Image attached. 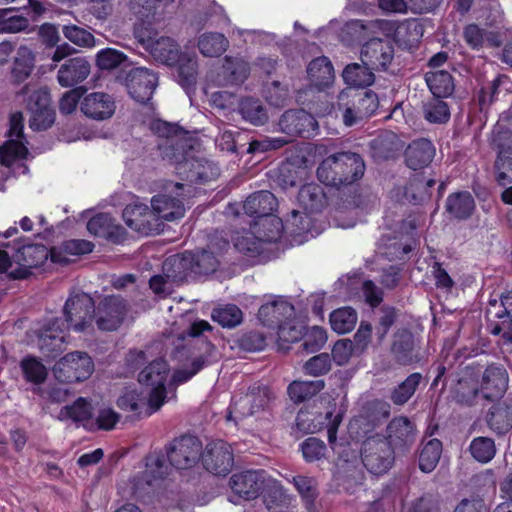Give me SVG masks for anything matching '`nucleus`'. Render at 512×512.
<instances>
[{"instance_id": "33", "label": "nucleus", "mask_w": 512, "mask_h": 512, "mask_svg": "<svg viewBox=\"0 0 512 512\" xmlns=\"http://www.w3.org/2000/svg\"><path fill=\"white\" fill-rule=\"evenodd\" d=\"M475 206V200L470 192L459 191L448 195L445 212L454 219L466 220L472 216Z\"/></svg>"}, {"instance_id": "7", "label": "nucleus", "mask_w": 512, "mask_h": 512, "mask_svg": "<svg viewBox=\"0 0 512 512\" xmlns=\"http://www.w3.org/2000/svg\"><path fill=\"white\" fill-rule=\"evenodd\" d=\"M95 303L87 293L70 296L64 306V324L76 332H85L92 328L95 319Z\"/></svg>"}, {"instance_id": "50", "label": "nucleus", "mask_w": 512, "mask_h": 512, "mask_svg": "<svg viewBox=\"0 0 512 512\" xmlns=\"http://www.w3.org/2000/svg\"><path fill=\"white\" fill-rule=\"evenodd\" d=\"M302 172L291 162L281 163L276 169L271 171V180L273 183L283 190L297 186L301 178L299 173Z\"/></svg>"}, {"instance_id": "8", "label": "nucleus", "mask_w": 512, "mask_h": 512, "mask_svg": "<svg viewBox=\"0 0 512 512\" xmlns=\"http://www.w3.org/2000/svg\"><path fill=\"white\" fill-rule=\"evenodd\" d=\"M169 373V365L163 358L150 362L138 375L139 383L151 387L148 405L151 412L157 411L165 402V383Z\"/></svg>"}, {"instance_id": "42", "label": "nucleus", "mask_w": 512, "mask_h": 512, "mask_svg": "<svg viewBox=\"0 0 512 512\" xmlns=\"http://www.w3.org/2000/svg\"><path fill=\"white\" fill-rule=\"evenodd\" d=\"M374 69H371L368 65L361 62L348 64L343 72L342 77L349 88H365L370 86L375 81Z\"/></svg>"}, {"instance_id": "58", "label": "nucleus", "mask_w": 512, "mask_h": 512, "mask_svg": "<svg viewBox=\"0 0 512 512\" xmlns=\"http://www.w3.org/2000/svg\"><path fill=\"white\" fill-rule=\"evenodd\" d=\"M96 64L101 70H113L118 67L129 65L126 54L114 48H105L96 55Z\"/></svg>"}, {"instance_id": "25", "label": "nucleus", "mask_w": 512, "mask_h": 512, "mask_svg": "<svg viewBox=\"0 0 512 512\" xmlns=\"http://www.w3.org/2000/svg\"><path fill=\"white\" fill-rule=\"evenodd\" d=\"M66 326L59 318L51 320L40 332L38 346L47 357H56L63 350Z\"/></svg>"}, {"instance_id": "53", "label": "nucleus", "mask_w": 512, "mask_h": 512, "mask_svg": "<svg viewBox=\"0 0 512 512\" xmlns=\"http://www.w3.org/2000/svg\"><path fill=\"white\" fill-rule=\"evenodd\" d=\"M498 157L495 161L496 180L502 186L512 183V148L498 145Z\"/></svg>"}, {"instance_id": "2", "label": "nucleus", "mask_w": 512, "mask_h": 512, "mask_svg": "<svg viewBox=\"0 0 512 512\" xmlns=\"http://www.w3.org/2000/svg\"><path fill=\"white\" fill-rule=\"evenodd\" d=\"M211 325L199 320L190 325L187 332L181 333L175 341L171 356L178 362L191 361L190 368H181L174 371L172 382L183 384L196 375L204 366L216 358V347L205 337L204 331L211 330Z\"/></svg>"}, {"instance_id": "64", "label": "nucleus", "mask_w": 512, "mask_h": 512, "mask_svg": "<svg viewBox=\"0 0 512 512\" xmlns=\"http://www.w3.org/2000/svg\"><path fill=\"white\" fill-rule=\"evenodd\" d=\"M332 367V360L328 353H320L308 359L303 365L306 375L319 377L327 374Z\"/></svg>"}, {"instance_id": "3", "label": "nucleus", "mask_w": 512, "mask_h": 512, "mask_svg": "<svg viewBox=\"0 0 512 512\" xmlns=\"http://www.w3.org/2000/svg\"><path fill=\"white\" fill-rule=\"evenodd\" d=\"M167 159L175 164V170L181 180L189 183H205L219 176V168L205 159L189 157L192 150L190 141L178 140L170 145Z\"/></svg>"}, {"instance_id": "13", "label": "nucleus", "mask_w": 512, "mask_h": 512, "mask_svg": "<svg viewBox=\"0 0 512 512\" xmlns=\"http://www.w3.org/2000/svg\"><path fill=\"white\" fill-rule=\"evenodd\" d=\"M127 314L124 298L117 295L104 297L95 310V323L101 331H115L123 323Z\"/></svg>"}, {"instance_id": "19", "label": "nucleus", "mask_w": 512, "mask_h": 512, "mask_svg": "<svg viewBox=\"0 0 512 512\" xmlns=\"http://www.w3.org/2000/svg\"><path fill=\"white\" fill-rule=\"evenodd\" d=\"M157 86V74L145 67L130 70L126 77L128 93L139 103L145 104L150 101Z\"/></svg>"}, {"instance_id": "20", "label": "nucleus", "mask_w": 512, "mask_h": 512, "mask_svg": "<svg viewBox=\"0 0 512 512\" xmlns=\"http://www.w3.org/2000/svg\"><path fill=\"white\" fill-rule=\"evenodd\" d=\"M279 126L286 135L309 138L317 131L318 122L304 109H289L280 117Z\"/></svg>"}, {"instance_id": "4", "label": "nucleus", "mask_w": 512, "mask_h": 512, "mask_svg": "<svg viewBox=\"0 0 512 512\" xmlns=\"http://www.w3.org/2000/svg\"><path fill=\"white\" fill-rule=\"evenodd\" d=\"M378 96L372 90L346 88L337 97V109L347 127L360 124L378 109Z\"/></svg>"}, {"instance_id": "46", "label": "nucleus", "mask_w": 512, "mask_h": 512, "mask_svg": "<svg viewBox=\"0 0 512 512\" xmlns=\"http://www.w3.org/2000/svg\"><path fill=\"white\" fill-rule=\"evenodd\" d=\"M198 49L206 57H219L229 47L228 39L218 32H206L198 38Z\"/></svg>"}, {"instance_id": "27", "label": "nucleus", "mask_w": 512, "mask_h": 512, "mask_svg": "<svg viewBox=\"0 0 512 512\" xmlns=\"http://www.w3.org/2000/svg\"><path fill=\"white\" fill-rule=\"evenodd\" d=\"M294 315V306L283 297L264 303L258 310V319L263 325L271 328L277 327L284 320L292 319Z\"/></svg>"}, {"instance_id": "32", "label": "nucleus", "mask_w": 512, "mask_h": 512, "mask_svg": "<svg viewBox=\"0 0 512 512\" xmlns=\"http://www.w3.org/2000/svg\"><path fill=\"white\" fill-rule=\"evenodd\" d=\"M298 203L307 214L321 212L327 204L324 189L316 183L303 185L298 192Z\"/></svg>"}, {"instance_id": "41", "label": "nucleus", "mask_w": 512, "mask_h": 512, "mask_svg": "<svg viewBox=\"0 0 512 512\" xmlns=\"http://www.w3.org/2000/svg\"><path fill=\"white\" fill-rule=\"evenodd\" d=\"M422 381L423 375L421 373L413 372L409 374L390 390V401L396 406H404L414 396Z\"/></svg>"}, {"instance_id": "29", "label": "nucleus", "mask_w": 512, "mask_h": 512, "mask_svg": "<svg viewBox=\"0 0 512 512\" xmlns=\"http://www.w3.org/2000/svg\"><path fill=\"white\" fill-rule=\"evenodd\" d=\"M405 163L412 170L427 167L435 156L433 143L425 138L413 140L406 148Z\"/></svg>"}, {"instance_id": "47", "label": "nucleus", "mask_w": 512, "mask_h": 512, "mask_svg": "<svg viewBox=\"0 0 512 512\" xmlns=\"http://www.w3.org/2000/svg\"><path fill=\"white\" fill-rule=\"evenodd\" d=\"M444 99L432 96L423 102L422 113L426 121L431 124H445L450 120V107Z\"/></svg>"}, {"instance_id": "30", "label": "nucleus", "mask_w": 512, "mask_h": 512, "mask_svg": "<svg viewBox=\"0 0 512 512\" xmlns=\"http://www.w3.org/2000/svg\"><path fill=\"white\" fill-rule=\"evenodd\" d=\"M90 73V64L83 57L68 59L58 70L57 79L62 87H72L84 81Z\"/></svg>"}, {"instance_id": "10", "label": "nucleus", "mask_w": 512, "mask_h": 512, "mask_svg": "<svg viewBox=\"0 0 512 512\" xmlns=\"http://www.w3.org/2000/svg\"><path fill=\"white\" fill-rule=\"evenodd\" d=\"M10 128L7 132L8 140L0 146V164L10 167L15 160L24 159L28 154L23 133L24 118L21 112L11 114Z\"/></svg>"}, {"instance_id": "54", "label": "nucleus", "mask_w": 512, "mask_h": 512, "mask_svg": "<svg viewBox=\"0 0 512 512\" xmlns=\"http://www.w3.org/2000/svg\"><path fill=\"white\" fill-rule=\"evenodd\" d=\"M356 323L357 312L351 307L339 308L330 314L331 327L339 334L350 332Z\"/></svg>"}, {"instance_id": "37", "label": "nucleus", "mask_w": 512, "mask_h": 512, "mask_svg": "<svg viewBox=\"0 0 512 512\" xmlns=\"http://www.w3.org/2000/svg\"><path fill=\"white\" fill-rule=\"evenodd\" d=\"M425 82L433 96L449 98L455 91V81L447 70H431L425 73Z\"/></svg>"}, {"instance_id": "36", "label": "nucleus", "mask_w": 512, "mask_h": 512, "mask_svg": "<svg viewBox=\"0 0 512 512\" xmlns=\"http://www.w3.org/2000/svg\"><path fill=\"white\" fill-rule=\"evenodd\" d=\"M487 424L498 435L512 430V402L504 400L493 405L487 414Z\"/></svg>"}, {"instance_id": "55", "label": "nucleus", "mask_w": 512, "mask_h": 512, "mask_svg": "<svg viewBox=\"0 0 512 512\" xmlns=\"http://www.w3.org/2000/svg\"><path fill=\"white\" fill-rule=\"evenodd\" d=\"M178 63V82L185 88L189 89L194 87L197 80V60L195 57L187 54H180Z\"/></svg>"}, {"instance_id": "45", "label": "nucleus", "mask_w": 512, "mask_h": 512, "mask_svg": "<svg viewBox=\"0 0 512 512\" xmlns=\"http://www.w3.org/2000/svg\"><path fill=\"white\" fill-rule=\"evenodd\" d=\"M325 388L323 379L313 381H293L287 388V393L294 403H301L313 398Z\"/></svg>"}, {"instance_id": "40", "label": "nucleus", "mask_w": 512, "mask_h": 512, "mask_svg": "<svg viewBox=\"0 0 512 512\" xmlns=\"http://www.w3.org/2000/svg\"><path fill=\"white\" fill-rule=\"evenodd\" d=\"M48 254V249L43 244H26L16 249L13 259L18 265L37 268L47 261Z\"/></svg>"}, {"instance_id": "52", "label": "nucleus", "mask_w": 512, "mask_h": 512, "mask_svg": "<svg viewBox=\"0 0 512 512\" xmlns=\"http://www.w3.org/2000/svg\"><path fill=\"white\" fill-rule=\"evenodd\" d=\"M435 184L434 179L424 180L422 177H415L406 186L405 197L415 205L422 204L430 199V190Z\"/></svg>"}, {"instance_id": "34", "label": "nucleus", "mask_w": 512, "mask_h": 512, "mask_svg": "<svg viewBox=\"0 0 512 512\" xmlns=\"http://www.w3.org/2000/svg\"><path fill=\"white\" fill-rule=\"evenodd\" d=\"M192 261L193 257L190 251H185L181 255L170 256L163 263V272L171 280V283L180 284L192 273Z\"/></svg>"}, {"instance_id": "31", "label": "nucleus", "mask_w": 512, "mask_h": 512, "mask_svg": "<svg viewBox=\"0 0 512 512\" xmlns=\"http://www.w3.org/2000/svg\"><path fill=\"white\" fill-rule=\"evenodd\" d=\"M151 207L156 213L158 222H160V219L166 221L177 220L182 218L185 213V207L182 200L167 194L155 195L151 199Z\"/></svg>"}, {"instance_id": "51", "label": "nucleus", "mask_w": 512, "mask_h": 512, "mask_svg": "<svg viewBox=\"0 0 512 512\" xmlns=\"http://www.w3.org/2000/svg\"><path fill=\"white\" fill-rule=\"evenodd\" d=\"M442 454V442L433 438L428 440L419 454V469L424 473L432 472L437 466Z\"/></svg>"}, {"instance_id": "1", "label": "nucleus", "mask_w": 512, "mask_h": 512, "mask_svg": "<svg viewBox=\"0 0 512 512\" xmlns=\"http://www.w3.org/2000/svg\"><path fill=\"white\" fill-rule=\"evenodd\" d=\"M365 169L364 159L358 153L338 152L321 161L317 178L321 183L337 188L339 208L353 209L361 204L358 182Z\"/></svg>"}, {"instance_id": "15", "label": "nucleus", "mask_w": 512, "mask_h": 512, "mask_svg": "<svg viewBox=\"0 0 512 512\" xmlns=\"http://www.w3.org/2000/svg\"><path fill=\"white\" fill-rule=\"evenodd\" d=\"M275 400L276 395L268 386L255 383L244 397L234 403L233 409L243 417L253 416L270 410Z\"/></svg>"}, {"instance_id": "6", "label": "nucleus", "mask_w": 512, "mask_h": 512, "mask_svg": "<svg viewBox=\"0 0 512 512\" xmlns=\"http://www.w3.org/2000/svg\"><path fill=\"white\" fill-rule=\"evenodd\" d=\"M136 39L142 48L148 52L155 61L172 66L180 59V46L167 36H159L158 32L142 27L135 32Z\"/></svg>"}, {"instance_id": "11", "label": "nucleus", "mask_w": 512, "mask_h": 512, "mask_svg": "<svg viewBox=\"0 0 512 512\" xmlns=\"http://www.w3.org/2000/svg\"><path fill=\"white\" fill-rule=\"evenodd\" d=\"M395 55L394 41L388 37L371 38L365 42L360 51L361 62L375 71L389 70Z\"/></svg>"}, {"instance_id": "26", "label": "nucleus", "mask_w": 512, "mask_h": 512, "mask_svg": "<svg viewBox=\"0 0 512 512\" xmlns=\"http://www.w3.org/2000/svg\"><path fill=\"white\" fill-rule=\"evenodd\" d=\"M80 109L87 117L94 120H106L116 110L114 98L104 92H92L83 97Z\"/></svg>"}, {"instance_id": "16", "label": "nucleus", "mask_w": 512, "mask_h": 512, "mask_svg": "<svg viewBox=\"0 0 512 512\" xmlns=\"http://www.w3.org/2000/svg\"><path fill=\"white\" fill-rule=\"evenodd\" d=\"M416 425L406 416L394 417L386 427L388 443L400 454L408 453L416 442Z\"/></svg>"}, {"instance_id": "24", "label": "nucleus", "mask_w": 512, "mask_h": 512, "mask_svg": "<svg viewBox=\"0 0 512 512\" xmlns=\"http://www.w3.org/2000/svg\"><path fill=\"white\" fill-rule=\"evenodd\" d=\"M508 373L501 364H490L482 374L480 391L483 397L493 401L500 399L508 387Z\"/></svg>"}, {"instance_id": "59", "label": "nucleus", "mask_w": 512, "mask_h": 512, "mask_svg": "<svg viewBox=\"0 0 512 512\" xmlns=\"http://www.w3.org/2000/svg\"><path fill=\"white\" fill-rule=\"evenodd\" d=\"M472 457L481 463H488L496 454L495 442L489 437H476L469 446Z\"/></svg>"}, {"instance_id": "23", "label": "nucleus", "mask_w": 512, "mask_h": 512, "mask_svg": "<svg viewBox=\"0 0 512 512\" xmlns=\"http://www.w3.org/2000/svg\"><path fill=\"white\" fill-rule=\"evenodd\" d=\"M390 353L393 361L399 366H412L422 359L419 349L416 348L414 335L407 329L400 330L394 335Z\"/></svg>"}, {"instance_id": "39", "label": "nucleus", "mask_w": 512, "mask_h": 512, "mask_svg": "<svg viewBox=\"0 0 512 512\" xmlns=\"http://www.w3.org/2000/svg\"><path fill=\"white\" fill-rule=\"evenodd\" d=\"M307 74L315 86L324 89L331 85L334 80L332 62L326 56L317 57L309 63Z\"/></svg>"}, {"instance_id": "43", "label": "nucleus", "mask_w": 512, "mask_h": 512, "mask_svg": "<svg viewBox=\"0 0 512 512\" xmlns=\"http://www.w3.org/2000/svg\"><path fill=\"white\" fill-rule=\"evenodd\" d=\"M238 111L242 118L254 126L264 125L268 121V112L262 102L254 97H244L239 101Z\"/></svg>"}, {"instance_id": "48", "label": "nucleus", "mask_w": 512, "mask_h": 512, "mask_svg": "<svg viewBox=\"0 0 512 512\" xmlns=\"http://www.w3.org/2000/svg\"><path fill=\"white\" fill-rule=\"evenodd\" d=\"M250 226L257 233L261 241L276 242L283 233V222L281 218L271 215L261 220H253Z\"/></svg>"}, {"instance_id": "28", "label": "nucleus", "mask_w": 512, "mask_h": 512, "mask_svg": "<svg viewBox=\"0 0 512 512\" xmlns=\"http://www.w3.org/2000/svg\"><path fill=\"white\" fill-rule=\"evenodd\" d=\"M277 206L278 201L274 194L267 190H261L247 197L243 204V210L254 220H261L274 215L273 212Z\"/></svg>"}, {"instance_id": "60", "label": "nucleus", "mask_w": 512, "mask_h": 512, "mask_svg": "<svg viewBox=\"0 0 512 512\" xmlns=\"http://www.w3.org/2000/svg\"><path fill=\"white\" fill-rule=\"evenodd\" d=\"M93 407L89 401L79 397L73 404L64 406L60 411L61 418H68L75 422L90 420Z\"/></svg>"}, {"instance_id": "12", "label": "nucleus", "mask_w": 512, "mask_h": 512, "mask_svg": "<svg viewBox=\"0 0 512 512\" xmlns=\"http://www.w3.org/2000/svg\"><path fill=\"white\" fill-rule=\"evenodd\" d=\"M202 450V443L197 437L183 435L170 443L167 458L176 469H188L198 463Z\"/></svg>"}, {"instance_id": "38", "label": "nucleus", "mask_w": 512, "mask_h": 512, "mask_svg": "<svg viewBox=\"0 0 512 512\" xmlns=\"http://www.w3.org/2000/svg\"><path fill=\"white\" fill-rule=\"evenodd\" d=\"M479 392L478 382L468 374L459 377L450 388L452 400L466 406L474 404Z\"/></svg>"}, {"instance_id": "5", "label": "nucleus", "mask_w": 512, "mask_h": 512, "mask_svg": "<svg viewBox=\"0 0 512 512\" xmlns=\"http://www.w3.org/2000/svg\"><path fill=\"white\" fill-rule=\"evenodd\" d=\"M395 451L384 435L367 437L361 446V459L365 468L374 475L387 473L395 462Z\"/></svg>"}, {"instance_id": "62", "label": "nucleus", "mask_w": 512, "mask_h": 512, "mask_svg": "<svg viewBox=\"0 0 512 512\" xmlns=\"http://www.w3.org/2000/svg\"><path fill=\"white\" fill-rule=\"evenodd\" d=\"M20 367L26 381L33 384H42L47 378L46 367L35 357L24 358Z\"/></svg>"}, {"instance_id": "49", "label": "nucleus", "mask_w": 512, "mask_h": 512, "mask_svg": "<svg viewBox=\"0 0 512 512\" xmlns=\"http://www.w3.org/2000/svg\"><path fill=\"white\" fill-rule=\"evenodd\" d=\"M375 317V336L381 343L387 336L391 327L398 319V310L390 305H382L374 311Z\"/></svg>"}, {"instance_id": "17", "label": "nucleus", "mask_w": 512, "mask_h": 512, "mask_svg": "<svg viewBox=\"0 0 512 512\" xmlns=\"http://www.w3.org/2000/svg\"><path fill=\"white\" fill-rule=\"evenodd\" d=\"M201 459L204 468L218 476H226L234 464L231 446L223 440L207 444L205 450H202Z\"/></svg>"}, {"instance_id": "61", "label": "nucleus", "mask_w": 512, "mask_h": 512, "mask_svg": "<svg viewBox=\"0 0 512 512\" xmlns=\"http://www.w3.org/2000/svg\"><path fill=\"white\" fill-rule=\"evenodd\" d=\"M212 318L222 327L234 328L242 322L243 314L238 306L228 304L224 307L214 309Z\"/></svg>"}, {"instance_id": "56", "label": "nucleus", "mask_w": 512, "mask_h": 512, "mask_svg": "<svg viewBox=\"0 0 512 512\" xmlns=\"http://www.w3.org/2000/svg\"><path fill=\"white\" fill-rule=\"evenodd\" d=\"M151 130L159 137L166 138L165 144L163 145L164 158H167V152H172L170 150V145L172 144V142L178 140L189 141L182 133L179 132L177 126L172 125L166 121H153L151 123Z\"/></svg>"}, {"instance_id": "57", "label": "nucleus", "mask_w": 512, "mask_h": 512, "mask_svg": "<svg viewBox=\"0 0 512 512\" xmlns=\"http://www.w3.org/2000/svg\"><path fill=\"white\" fill-rule=\"evenodd\" d=\"M191 256L193 257L191 272L195 275H209L219 267V260L210 251L191 252Z\"/></svg>"}, {"instance_id": "63", "label": "nucleus", "mask_w": 512, "mask_h": 512, "mask_svg": "<svg viewBox=\"0 0 512 512\" xmlns=\"http://www.w3.org/2000/svg\"><path fill=\"white\" fill-rule=\"evenodd\" d=\"M301 340L303 341L301 344L302 349L307 353H314L324 346L327 341V334L323 328L313 326L305 333H302Z\"/></svg>"}, {"instance_id": "9", "label": "nucleus", "mask_w": 512, "mask_h": 512, "mask_svg": "<svg viewBox=\"0 0 512 512\" xmlns=\"http://www.w3.org/2000/svg\"><path fill=\"white\" fill-rule=\"evenodd\" d=\"M54 375L62 383H77L88 379L94 362L86 352L74 351L63 356L54 366Z\"/></svg>"}, {"instance_id": "35", "label": "nucleus", "mask_w": 512, "mask_h": 512, "mask_svg": "<svg viewBox=\"0 0 512 512\" xmlns=\"http://www.w3.org/2000/svg\"><path fill=\"white\" fill-rule=\"evenodd\" d=\"M371 157L379 162L394 158L399 151V139L393 132H384L369 143Z\"/></svg>"}, {"instance_id": "44", "label": "nucleus", "mask_w": 512, "mask_h": 512, "mask_svg": "<svg viewBox=\"0 0 512 512\" xmlns=\"http://www.w3.org/2000/svg\"><path fill=\"white\" fill-rule=\"evenodd\" d=\"M35 56L31 49L26 46L18 48L14 58L11 77L13 82L20 84L24 82L34 69Z\"/></svg>"}, {"instance_id": "14", "label": "nucleus", "mask_w": 512, "mask_h": 512, "mask_svg": "<svg viewBox=\"0 0 512 512\" xmlns=\"http://www.w3.org/2000/svg\"><path fill=\"white\" fill-rule=\"evenodd\" d=\"M122 216L128 227L142 235L158 234L161 231V222H158L156 213L147 204L134 201L124 208Z\"/></svg>"}, {"instance_id": "18", "label": "nucleus", "mask_w": 512, "mask_h": 512, "mask_svg": "<svg viewBox=\"0 0 512 512\" xmlns=\"http://www.w3.org/2000/svg\"><path fill=\"white\" fill-rule=\"evenodd\" d=\"M391 414V406L384 400L375 399L367 402L361 413L350 422V429L366 435L381 426Z\"/></svg>"}, {"instance_id": "21", "label": "nucleus", "mask_w": 512, "mask_h": 512, "mask_svg": "<svg viewBox=\"0 0 512 512\" xmlns=\"http://www.w3.org/2000/svg\"><path fill=\"white\" fill-rule=\"evenodd\" d=\"M250 74L249 64L240 59L226 56L223 64L212 71L208 78L216 86H231L242 84Z\"/></svg>"}, {"instance_id": "22", "label": "nucleus", "mask_w": 512, "mask_h": 512, "mask_svg": "<svg viewBox=\"0 0 512 512\" xmlns=\"http://www.w3.org/2000/svg\"><path fill=\"white\" fill-rule=\"evenodd\" d=\"M267 477L264 470H247L233 474L229 483L236 495L245 500H252L260 495Z\"/></svg>"}]
</instances>
